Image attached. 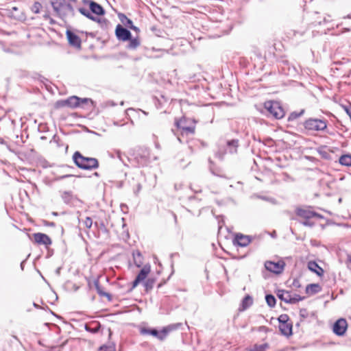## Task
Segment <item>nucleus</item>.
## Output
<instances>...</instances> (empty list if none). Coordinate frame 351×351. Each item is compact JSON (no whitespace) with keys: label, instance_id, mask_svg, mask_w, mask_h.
<instances>
[{"label":"nucleus","instance_id":"nucleus-1","mask_svg":"<svg viewBox=\"0 0 351 351\" xmlns=\"http://www.w3.org/2000/svg\"><path fill=\"white\" fill-rule=\"evenodd\" d=\"M55 107L60 108H80L94 109L97 108L96 102L90 98H81L77 96H71L66 99L58 100L56 102Z\"/></svg>","mask_w":351,"mask_h":351},{"label":"nucleus","instance_id":"nucleus-2","mask_svg":"<svg viewBox=\"0 0 351 351\" xmlns=\"http://www.w3.org/2000/svg\"><path fill=\"white\" fill-rule=\"evenodd\" d=\"M114 34L118 40L121 42L128 41L126 48L129 50H136L141 45L139 38H133L128 28L124 27L121 24L116 26Z\"/></svg>","mask_w":351,"mask_h":351},{"label":"nucleus","instance_id":"nucleus-3","mask_svg":"<svg viewBox=\"0 0 351 351\" xmlns=\"http://www.w3.org/2000/svg\"><path fill=\"white\" fill-rule=\"evenodd\" d=\"M50 3L56 14L61 19H65L68 15L74 16V8L66 0H50Z\"/></svg>","mask_w":351,"mask_h":351},{"label":"nucleus","instance_id":"nucleus-4","mask_svg":"<svg viewBox=\"0 0 351 351\" xmlns=\"http://www.w3.org/2000/svg\"><path fill=\"white\" fill-rule=\"evenodd\" d=\"M75 164L80 169L90 170L99 166L98 160L95 158L85 157L79 152H75L73 156Z\"/></svg>","mask_w":351,"mask_h":351},{"label":"nucleus","instance_id":"nucleus-5","mask_svg":"<svg viewBox=\"0 0 351 351\" xmlns=\"http://www.w3.org/2000/svg\"><path fill=\"white\" fill-rule=\"evenodd\" d=\"M304 126L310 132L322 131L326 128V123L322 119H309L304 122Z\"/></svg>","mask_w":351,"mask_h":351},{"label":"nucleus","instance_id":"nucleus-6","mask_svg":"<svg viewBox=\"0 0 351 351\" xmlns=\"http://www.w3.org/2000/svg\"><path fill=\"white\" fill-rule=\"evenodd\" d=\"M78 11L80 14H82L83 16H86L88 19L98 23L100 25V27L103 29H107L110 25V23L108 19H99L97 16H95L88 11V10H87L85 8H79Z\"/></svg>","mask_w":351,"mask_h":351},{"label":"nucleus","instance_id":"nucleus-7","mask_svg":"<svg viewBox=\"0 0 351 351\" xmlns=\"http://www.w3.org/2000/svg\"><path fill=\"white\" fill-rule=\"evenodd\" d=\"M149 151L146 147H141L134 154V160L139 166H145L149 160Z\"/></svg>","mask_w":351,"mask_h":351},{"label":"nucleus","instance_id":"nucleus-8","mask_svg":"<svg viewBox=\"0 0 351 351\" xmlns=\"http://www.w3.org/2000/svg\"><path fill=\"white\" fill-rule=\"evenodd\" d=\"M195 123L194 119L188 120L186 117L180 119L179 121H176V125L182 129L186 133L193 134L195 130Z\"/></svg>","mask_w":351,"mask_h":351},{"label":"nucleus","instance_id":"nucleus-9","mask_svg":"<svg viewBox=\"0 0 351 351\" xmlns=\"http://www.w3.org/2000/svg\"><path fill=\"white\" fill-rule=\"evenodd\" d=\"M168 332L169 330L166 328L160 332L154 328L149 329L146 328H142L140 330V332L141 335H150L160 340H164L166 338Z\"/></svg>","mask_w":351,"mask_h":351},{"label":"nucleus","instance_id":"nucleus-10","mask_svg":"<svg viewBox=\"0 0 351 351\" xmlns=\"http://www.w3.org/2000/svg\"><path fill=\"white\" fill-rule=\"evenodd\" d=\"M285 263L282 261L278 262L266 261L265 263V269L276 274H281L284 270Z\"/></svg>","mask_w":351,"mask_h":351},{"label":"nucleus","instance_id":"nucleus-11","mask_svg":"<svg viewBox=\"0 0 351 351\" xmlns=\"http://www.w3.org/2000/svg\"><path fill=\"white\" fill-rule=\"evenodd\" d=\"M348 328V324L345 319L340 318L333 325V332L338 336H343Z\"/></svg>","mask_w":351,"mask_h":351},{"label":"nucleus","instance_id":"nucleus-12","mask_svg":"<svg viewBox=\"0 0 351 351\" xmlns=\"http://www.w3.org/2000/svg\"><path fill=\"white\" fill-rule=\"evenodd\" d=\"M296 214L298 216L304 218L305 219H309L312 217H316L318 218H322V217L318 214L316 213L312 210H311L308 208H298L296 209Z\"/></svg>","mask_w":351,"mask_h":351},{"label":"nucleus","instance_id":"nucleus-13","mask_svg":"<svg viewBox=\"0 0 351 351\" xmlns=\"http://www.w3.org/2000/svg\"><path fill=\"white\" fill-rule=\"evenodd\" d=\"M252 239L250 236L238 233L234 237L233 243L240 247H246L250 243Z\"/></svg>","mask_w":351,"mask_h":351},{"label":"nucleus","instance_id":"nucleus-14","mask_svg":"<svg viewBox=\"0 0 351 351\" xmlns=\"http://www.w3.org/2000/svg\"><path fill=\"white\" fill-rule=\"evenodd\" d=\"M33 237L35 242L39 245H44L47 247L51 244V239L44 233H34Z\"/></svg>","mask_w":351,"mask_h":351},{"label":"nucleus","instance_id":"nucleus-15","mask_svg":"<svg viewBox=\"0 0 351 351\" xmlns=\"http://www.w3.org/2000/svg\"><path fill=\"white\" fill-rule=\"evenodd\" d=\"M150 265H144V267L141 269L139 274L137 275L136 279L133 282L132 287H136L139 284L140 282L144 280L147 278L149 273L150 272Z\"/></svg>","mask_w":351,"mask_h":351},{"label":"nucleus","instance_id":"nucleus-16","mask_svg":"<svg viewBox=\"0 0 351 351\" xmlns=\"http://www.w3.org/2000/svg\"><path fill=\"white\" fill-rule=\"evenodd\" d=\"M66 34L69 43L71 46L76 48L81 47V39L77 34L70 30H67Z\"/></svg>","mask_w":351,"mask_h":351},{"label":"nucleus","instance_id":"nucleus-17","mask_svg":"<svg viewBox=\"0 0 351 351\" xmlns=\"http://www.w3.org/2000/svg\"><path fill=\"white\" fill-rule=\"evenodd\" d=\"M265 110H283L280 101L267 100L261 104Z\"/></svg>","mask_w":351,"mask_h":351},{"label":"nucleus","instance_id":"nucleus-18","mask_svg":"<svg viewBox=\"0 0 351 351\" xmlns=\"http://www.w3.org/2000/svg\"><path fill=\"white\" fill-rule=\"evenodd\" d=\"M90 10H88L92 14H95L97 16H103L105 14L104 8L98 3L93 1L89 6Z\"/></svg>","mask_w":351,"mask_h":351},{"label":"nucleus","instance_id":"nucleus-19","mask_svg":"<svg viewBox=\"0 0 351 351\" xmlns=\"http://www.w3.org/2000/svg\"><path fill=\"white\" fill-rule=\"evenodd\" d=\"M308 269L315 273L318 276H322L324 274V269L315 261L308 263Z\"/></svg>","mask_w":351,"mask_h":351},{"label":"nucleus","instance_id":"nucleus-20","mask_svg":"<svg viewBox=\"0 0 351 351\" xmlns=\"http://www.w3.org/2000/svg\"><path fill=\"white\" fill-rule=\"evenodd\" d=\"M279 330L285 336H290L292 335V324L290 322L279 324Z\"/></svg>","mask_w":351,"mask_h":351},{"label":"nucleus","instance_id":"nucleus-21","mask_svg":"<svg viewBox=\"0 0 351 351\" xmlns=\"http://www.w3.org/2000/svg\"><path fill=\"white\" fill-rule=\"evenodd\" d=\"M267 118L280 119L285 115V111H261Z\"/></svg>","mask_w":351,"mask_h":351},{"label":"nucleus","instance_id":"nucleus-22","mask_svg":"<svg viewBox=\"0 0 351 351\" xmlns=\"http://www.w3.org/2000/svg\"><path fill=\"white\" fill-rule=\"evenodd\" d=\"M278 297L286 303H291V293L285 290H278L277 293Z\"/></svg>","mask_w":351,"mask_h":351},{"label":"nucleus","instance_id":"nucleus-23","mask_svg":"<svg viewBox=\"0 0 351 351\" xmlns=\"http://www.w3.org/2000/svg\"><path fill=\"white\" fill-rule=\"evenodd\" d=\"M321 290L320 286L317 284H310L306 287V293L308 295H313Z\"/></svg>","mask_w":351,"mask_h":351},{"label":"nucleus","instance_id":"nucleus-24","mask_svg":"<svg viewBox=\"0 0 351 351\" xmlns=\"http://www.w3.org/2000/svg\"><path fill=\"white\" fill-rule=\"evenodd\" d=\"M118 17L121 22L126 27V28H129L133 23L132 21L128 18L126 15L123 13H119L118 14Z\"/></svg>","mask_w":351,"mask_h":351},{"label":"nucleus","instance_id":"nucleus-25","mask_svg":"<svg viewBox=\"0 0 351 351\" xmlns=\"http://www.w3.org/2000/svg\"><path fill=\"white\" fill-rule=\"evenodd\" d=\"M227 145L228 146L230 153H231V154L236 153L237 147L239 146V141L238 140H232V141H228Z\"/></svg>","mask_w":351,"mask_h":351},{"label":"nucleus","instance_id":"nucleus-26","mask_svg":"<svg viewBox=\"0 0 351 351\" xmlns=\"http://www.w3.org/2000/svg\"><path fill=\"white\" fill-rule=\"evenodd\" d=\"M339 162L344 166H351V154L341 156L339 158Z\"/></svg>","mask_w":351,"mask_h":351},{"label":"nucleus","instance_id":"nucleus-27","mask_svg":"<svg viewBox=\"0 0 351 351\" xmlns=\"http://www.w3.org/2000/svg\"><path fill=\"white\" fill-rule=\"evenodd\" d=\"M85 328L87 331L95 333L99 330L100 324L98 322H93L90 324H86Z\"/></svg>","mask_w":351,"mask_h":351},{"label":"nucleus","instance_id":"nucleus-28","mask_svg":"<svg viewBox=\"0 0 351 351\" xmlns=\"http://www.w3.org/2000/svg\"><path fill=\"white\" fill-rule=\"evenodd\" d=\"M253 303L252 298L250 295H246L242 301V307L245 310L250 306Z\"/></svg>","mask_w":351,"mask_h":351},{"label":"nucleus","instance_id":"nucleus-29","mask_svg":"<svg viewBox=\"0 0 351 351\" xmlns=\"http://www.w3.org/2000/svg\"><path fill=\"white\" fill-rule=\"evenodd\" d=\"M269 348L268 343H263L261 345H254V347L249 350V351H265Z\"/></svg>","mask_w":351,"mask_h":351},{"label":"nucleus","instance_id":"nucleus-30","mask_svg":"<svg viewBox=\"0 0 351 351\" xmlns=\"http://www.w3.org/2000/svg\"><path fill=\"white\" fill-rule=\"evenodd\" d=\"M265 300L269 306L274 307L276 305V298L272 295H267Z\"/></svg>","mask_w":351,"mask_h":351},{"label":"nucleus","instance_id":"nucleus-31","mask_svg":"<svg viewBox=\"0 0 351 351\" xmlns=\"http://www.w3.org/2000/svg\"><path fill=\"white\" fill-rule=\"evenodd\" d=\"M154 284H155V280L154 278H148L145 282V284H144L146 291L151 290L153 288Z\"/></svg>","mask_w":351,"mask_h":351},{"label":"nucleus","instance_id":"nucleus-32","mask_svg":"<svg viewBox=\"0 0 351 351\" xmlns=\"http://www.w3.org/2000/svg\"><path fill=\"white\" fill-rule=\"evenodd\" d=\"M62 197L64 202L69 203L72 199V193L69 191H64L62 195Z\"/></svg>","mask_w":351,"mask_h":351},{"label":"nucleus","instance_id":"nucleus-33","mask_svg":"<svg viewBox=\"0 0 351 351\" xmlns=\"http://www.w3.org/2000/svg\"><path fill=\"white\" fill-rule=\"evenodd\" d=\"M42 8V5L40 3L36 1L33 4L32 7V11L35 14H38L40 12V8Z\"/></svg>","mask_w":351,"mask_h":351},{"label":"nucleus","instance_id":"nucleus-34","mask_svg":"<svg viewBox=\"0 0 351 351\" xmlns=\"http://www.w3.org/2000/svg\"><path fill=\"white\" fill-rule=\"evenodd\" d=\"M304 111H300V112H293L288 117V121H291L295 120V119L300 117L303 114Z\"/></svg>","mask_w":351,"mask_h":351},{"label":"nucleus","instance_id":"nucleus-35","mask_svg":"<svg viewBox=\"0 0 351 351\" xmlns=\"http://www.w3.org/2000/svg\"><path fill=\"white\" fill-rule=\"evenodd\" d=\"M304 300V297H301L298 294H291V304H295L299 301H302Z\"/></svg>","mask_w":351,"mask_h":351},{"label":"nucleus","instance_id":"nucleus-36","mask_svg":"<svg viewBox=\"0 0 351 351\" xmlns=\"http://www.w3.org/2000/svg\"><path fill=\"white\" fill-rule=\"evenodd\" d=\"M95 285L96 289L97 291V293L100 295H105V296H107V297H110V295L108 293H106L102 291V290L101 289V287H100V286L99 285V282L97 281L95 282Z\"/></svg>","mask_w":351,"mask_h":351},{"label":"nucleus","instance_id":"nucleus-37","mask_svg":"<svg viewBox=\"0 0 351 351\" xmlns=\"http://www.w3.org/2000/svg\"><path fill=\"white\" fill-rule=\"evenodd\" d=\"M288 321H289V317L286 314L280 315L278 317L279 324L288 323L289 322Z\"/></svg>","mask_w":351,"mask_h":351},{"label":"nucleus","instance_id":"nucleus-38","mask_svg":"<svg viewBox=\"0 0 351 351\" xmlns=\"http://www.w3.org/2000/svg\"><path fill=\"white\" fill-rule=\"evenodd\" d=\"M99 351H115V348L112 346H103L100 347Z\"/></svg>","mask_w":351,"mask_h":351},{"label":"nucleus","instance_id":"nucleus-39","mask_svg":"<svg viewBox=\"0 0 351 351\" xmlns=\"http://www.w3.org/2000/svg\"><path fill=\"white\" fill-rule=\"evenodd\" d=\"M84 224L86 228H90L93 225V220L90 217H87L84 221Z\"/></svg>","mask_w":351,"mask_h":351},{"label":"nucleus","instance_id":"nucleus-40","mask_svg":"<svg viewBox=\"0 0 351 351\" xmlns=\"http://www.w3.org/2000/svg\"><path fill=\"white\" fill-rule=\"evenodd\" d=\"M116 106L115 103L112 101H106L101 107L104 108H112Z\"/></svg>","mask_w":351,"mask_h":351},{"label":"nucleus","instance_id":"nucleus-41","mask_svg":"<svg viewBox=\"0 0 351 351\" xmlns=\"http://www.w3.org/2000/svg\"><path fill=\"white\" fill-rule=\"evenodd\" d=\"M300 315L304 318H306L308 317V313H307V311L306 309L305 308H302L300 309Z\"/></svg>","mask_w":351,"mask_h":351},{"label":"nucleus","instance_id":"nucleus-42","mask_svg":"<svg viewBox=\"0 0 351 351\" xmlns=\"http://www.w3.org/2000/svg\"><path fill=\"white\" fill-rule=\"evenodd\" d=\"M128 29H130L132 30H134L136 32H140V29L138 27L134 25V24L132 23V25L128 28Z\"/></svg>","mask_w":351,"mask_h":351},{"label":"nucleus","instance_id":"nucleus-43","mask_svg":"<svg viewBox=\"0 0 351 351\" xmlns=\"http://www.w3.org/2000/svg\"><path fill=\"white\" fill-rule=\"evenodd\" d=\"M302 224L306 226H313L314 225L313 223H311V222L308 221V220L303 221Z\"/></svg>","mask_w":351,"mask_h":351},{"label":"nucleus","instance_id":"nucleus-44","mask_svg":"<svg viewBox=\"0 0 351 351\" xmlns=\"http://www.w3.org/2000/svg\"><path fill=\"white\" fill-rule=\"evenodd\" d=\"M93 0H82V3L85 5H90V3L93 2Z\"/></svg>","mask_w":351,"mask_h":351},{"label":"nucleus","instance_id":"nucleus-45","mask_svg":"<svg viewBox=\"0 0 351 351\" xmlns=\"http://www.w3.org/2000/svg\"><path fill=\"white\" fill-rule=\"evenodd\" d=\"M342 107L343 108V110H350L348 106L342 105Z\"/></svg>","mask_w":351,"mask_h":351},{"label":"nucleus","instance_id":"nucleus-46","mask_svg":"<svg viewBox=\"0 0 351 351\" xmlns=\"http://www.w3.org/2000/svg\"><path fill=\"white\" fill-rule=\"evenodd\" d=\"M134 260H136V255H135L134 254ZM135 263H136V265H137L138 267H140V266H141V262H139V263H136V261H135Z\"/></svg>","mask_w":351,"mask_h":351},{"label":"nucleus","instance_id":"nucleus-47","mask_svg":"<svg viewBox=\"0 0 351 351\" xmlns=\"http://www.w3.org/2000/svg\"><path fill=\"white\" fill-rule=\"evenodd\" d=\"M125 110H136L135 108H132V107H129L128 108H126ZM136 110H141L140 108H137Z\"/></svg>","mask_w":351,"mask_h":351},{"label":"nucleus","instance_id":"nucleus-48","mask_svg":"<svg viewBox=\"0 0 351 351\" xmlns=\"http://www.w3.org/2000/svg\"><path fill=\"white\" fill-rule=\"evenodd\" d=\"M49 20H50V21H49L50 24H55V21L53 19L50 18Z\"/></svg>","mask_w":351,"mask_h":351},{"label":"nucleus","instance_id":"nucleus-49","mask_svg":"<svg viewBox=\"0 0 351 351\" xmlns=\"http://www.w3.org/2000/svg\"><path fill=\"white\" fill-rule=\"evenodd\" d=\"M44 18H45V19H50L49 15V14H45V15H44Z\"/></svg>","mask_w":351,"mask_h":351},{"label":"nucleus","instance_id":"nucleus-50","mask_svg":"<svg viewBox=\"0 0 351 351\" xmlns=\"http://www.w3.org/2000/svg\"><path fill=\"white\" fill-rule=\"evenodd\" d=\"M47 225L51 226H54V223L53 222H51V223H47Z\"/></svg>","mask_w":351,"mask_h":351},{"label":"nucleus","instance_id":"nucleus-51","mask_svg":"<svg viewBox=\"0 0 351 351\" xmlns=\"http://www.w3.org/2000/svg\"><path fill=\"white\" fill-rule=\"evenodd\" d=\"M136 256H137V257H139V258L141 257V254H140V252H138L136 253Z\"/></svg>","mask_w":351,"mask_h":351},{"label":"nucleus","instance_id":"nucleus-52","mask_svg":"<svg viewBox=\"0 0 351 351\" xmlns=\"http://www.w3.org/2000/svg\"><path fill=\"white\" fill-rule=\"evenodd\" d=\"M118 157L119 158L120 160H122L121 154L119 153H118Z\"/></svg>","mask_w":351,"mask_h":351},{"label":"nucleus","instance_id":"nucleus-53","mask_svg":"<svg viewBox=\"0 0 351 351\" xmlns=\"http://www.w3.org/2000/svg\"><path fill=\"white\" fill-rule=\"evenodd\" d=\"M141 185L138 184V191L141 190Z\"/></svg>","mask_w":351,"mask_h":351},{"label":"nucleus","instance_id":"nucleus-54","mask_svg":"<svg viewBox=\"0 0 351 351\" xmlns=\"http://www.w3.org/2000/svg\"><path fill=\"white\" fill-rule=\"evenodd\" d=\"M346 18H348V19H351V14H348V15L346 16Z\"/></svg>","mask_w":351,"mask_h":351},{"label":"nucleus","instance_id":"nucleus-55","mask_svg":"<svg viewBox=\"0 0 351 351\" xmlns=\"http://www.w3.org/2000/svg\"><path fill=\"white\" fill-rule=\"evenodd\" d=\"M255 106H256V108H257V110H261V106L258 107V106H256V105Z\"/></svg>","mask_w":351,"mask_h":351},{"label":"nucleus","instance_id":"nucleus-56","mask_svg":"<svg viewBox=\"0 0 351 351\" xmlns=\"http://www.w3.org/2000/svg\"><path fill=\"white\" fill-rule=\"evenodd\" d=\"M142 112H143V114H144L145 115H147V112H146L145 110H143V111H142Z\"/></svg>","mask_w":351,"mask_h":351},{"label":"nucleus","instance_id":"nucleus-57","mask_svg":"<svg viewBox=\"0 0 351 351\" xmlns=\"http://www.w3.org/2000/svg\"><path fill=\"white\" fill-rule=\"evenodd\" d=\"M12 9H13L14 10H17V8H16V7H14Z\"/></svg>","mask_w":351,"mask_h":351},{"label":"nucleus","instance_id":"nucleus-58","mask_svg":"<svg viewBox=\"0 0 351 351\" xmlns=\"http://www.w3.org/2000/svg\"><path fill=\"white\" fill-rule=\"evenodd\" d=\"M120 104L122 106L123 104V101H121Z\"/></svg>","mask_w":351,"mask_h":351}]
</instances>
